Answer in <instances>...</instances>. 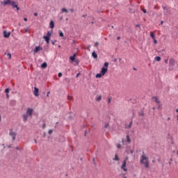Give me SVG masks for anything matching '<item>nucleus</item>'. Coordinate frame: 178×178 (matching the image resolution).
Here are the masks:
<instances>
[{"label": "nucleus", "instance_id": "f257e3e1", "mask_svg": "<svg viewBox=\"0 0 178 178\" xmlns=\"http://www.w3.org/2000/svg\"><path fill=\"white\" fill-rule=\"evenodd\" d=\"M109 66V63L105 62L104 64V66L102 67L100 73L97 74L95 75L96 79H101L102 76H105L106 73L108 72V67Z\"/></svg>", "mask_w": 178, "mask_h": 178}, {"label": "nucleus", "instance_id": "f03ea898", "mask_svg": "<svg viewBox=\"0 0 178 178\" xmlns=\"http://www.w3.org/2000/svg\"><path fill=\"white\" fill-rule=\"evenodd\" d=\"M1 5H3V6H6V5H11L13 9L15 8L17 10H20L19 4H17V3H16L15 1L3 0V1H1Z\"/></svg>", "mask_w": 178, "mask_h": 178}, {"label": "nucleus", "instance_id": "7ed1b4c3", "mask_svg": "<svg viewBox=\"0 0 178 178\" xmlns=\"http://www.w3.org/2000/svg\"><path fill=\"white\" fill-rule=\"evenodd\" d=\"M140 163L145 165V167L147 168V169H149V162L148 161V157L144 154L141 156Z\"/></svg>", "mask_w": 178, "mask_h": 178}, {"label": "nucleus", "instance_id": "20e7f679", "mask_svg": "<svg viewBox=\"0 0 178 178\" xmlns=\"http://www.w3.org/2000/svg\"><path fill=\"white\" fill-rule=\"evenodd\" d=\"M53 33H54L53 30L48 31L47 35L43 36V38L47 44H49L51 36L52 35Z\"/></svg>", "mask_w": 178, "mask_h": 178}, {"label": "nucleus", "instance_id": "39448f33", "mask_svg": "<svg viewBox=\"0 0 178 178\" xmlns=\"http://www.w3.org/2000/svg\"><path fill=\"white\" fill-rule=\"evenodd\" d=\"M127 161H129V156H126L124 160L123 161V163L121 165V169L124 171V172H127V168H126L127 165Z\"/></svg>", "mask_w": 178, "mask_h": 178}, {"label": "nucleus", "instance_id": "423d86ee", "mask_svg": "<svg viewBox=\"0 0 178 178\" xmlns=\"http://www.w3.org/2000/svg\"><path fill=\"white\" fill-rule=\"evenodd\" d=\"M175 63H176V60H175L173 58H170L169 60L170 69H173V67H175Z\"/></svg>", "mask_w": 178, "mask_h": 178}, {"label": "nucleus", "instance_id": "0eeeda50", "mask_svg": "<svg viewBox=\"0 0 178 178\" xmlns=\"http://www.w3.org/2000/svg\"><path fill=\"white\" fill-rule=\"evenodd\" d=\"M12 130H13V129H10L9 136L13 137V141H15V140H16V136H17V134L16 132L12 131Z\"/></svg>", "mask_w": 178, "mask_h": 178}, {"label": "nucleus", "instance_id": "6e6552de", "mask_svg": "<svg viewBox=\"0 0 178 178\" xmlns=\"http://www.w3.org/2000/svg\"><path fill=\"white\" fill-rule=\"evenodd\" d=\"M33 95H35V97H40V89L38 88H34Z\"/></svg>", "mask_w": 178, "mask_h": 178}, {"label": "nucleus", "instance_id": "1a4fd4ad", "mask_svg": "<svg viewBox=\"0 0 178 178\" xmlns=\"http://www.w3.org/2000/svg\"><path fill=\"white\" fill-rule=\"evenodd\" d=\"M40 51H42V47L41 46H36L35 49H33L34 54H38Z\"/></svg>", "mask_w": 178, "mask_h": 178}, {"label": "nucleus", "instance_id": "9d476101", "mask_svg": "<svg viewBox=\"0 0 178 178\" xmlns=\"http://www.w3.org/2000/svg\"><path fill=\"white\" fill-rule=\"evenodd\" d=\"M77 57V54L74 53L72 56H70V60H71V63H73L74 61H76V58Z\"/></svg>", "mask_w": 178, "mask_h": 178}, {"label": "nucleus", "instance_id": "9b49d317", "mask_svg": "<svg viewBox=\"0 0 178 178\" xmlns=\"http://www.w3.org/2000/svg\"><path fill=\"white\" fill-rule=\"evenodd\" d=\"M33 112H34V109L29 108L26 110V115L28 116H33Z\"/></svg>", "mask_w": 178, "mask_h": 178}, {"label": "nucleus", "instance_id": "f8f14e48", "mask_svg": "<svg viewBox=\"0 0 178 178\" xmlns=\"http://www.w3.org/2000/svg\"><path fill=\"white\" fill-rule=\"evenodd\" d=\"M66 141V138L63 136H59L58 138V143H65Z\"/></svg>", "mask_w": 178, "mask_h": 178}, {"label": "nucleus", "instance_id": "ddd939ff", "mask_svg": "<svg viewBox=\"0 0 178 178\" xmlns=\"http://www.w3.org/2000/svg\"><path fill=\"white\" fill-rule=\"evenodd\" d=\"M4 38H9L10 37V32H8L6 31H3Z\"/></svg>", "mask_w": 178, "mask_h": 178}, {"label": "nucleus", "instance_id": "4468645a", "mask_svg": "<svg viewBox=\"0 0 178 178\" xmlns=\"http://www.w3.org/2000/svg\"><path fill=\"white\" fill-rule=\"evenodd\" d=\"M59 37H62L63 40H66V37H65V34L60 30L58 31Z\"/></svg>", "mask_w": 178, "mask_h": 178}, {"label": "nucleus", "instance_id": "2eb2a0df", "mask_svg": "<svg viewBox=\"0 0 178 178\" xmlns=\"http://www.w3.org/2000/svg\"><path fill=\"white\" fill-rule=\"evenodd\" d=\"M40 67L41 69H47V67H48V64L47 63V62H44L40 65Z\"/></svg>", "mask_w": 178, "mask_h": 178}, {"label": "nucleus", "instance_id": "dca6fc26", "mask_svg": "<svg viewBox=\"0 0 178 178\" xmlns=\"http://www.w3.org/2000/svg\"><path fill=\"white\" fill-rule=\"evenodd\" d=\"M92 56L94 59H98V54H97V52L95 51H93L92 52Z\"/></svg>", "mask_w": 178, "mask_h": 178}, {"label": "nucleus", "instance_id": "f3484780", "mask_svg": "<svg viewBox=\"0 0 178 178\" xmlns=\"http://www.w3.org/2000/svg\"><path fill=\"white\" fill-rule=\"evenodd\" d=\"M63 81H64V83H65V84L70 86V78L64 79Z\"/></svg>", "mask_w": 178, "mask_h": 178}, {"label": "nucleus", "instance_id": "a211bd4d", "mask_svg": "<svg viewBox=\"0 0 178 178\" xmlns=\"http://www.w3.org/2000/svg\"><path fill=\"white\" fill-rule=\"evenodd\" d=\"M55 27V22L54 21H50V23H49V28L51 29H54Z\"/></svg>", "mask_w": 178, "mask_h": 178}, {"label": "nucleus", "instance_id": "6ab92c4d", "mask_svg": "<svg viewBox=\"0 0 178 178\" xmlns=\"http://www.w3.org/2000/svg\"><path fill=\"white\" fill-rule=\"evenodd\" d=\"M73 118H74V114H72V112H70V115L67 118V120H73Z\"/></svg>", "mask_w": 178, "mask_h": 178}, {"label": "nucleus", "instance_id": "aec40b11", "mask_svg": "<svg viewBox=\"0 0 178 178\" xmlns=\"http://www.w3.org/2000/svg\"><path fill=\"white\" fill-rule=\"evenodd\" d=\"M29 115H27V114H24L23 115H22V118H23V121L24 122H27V120L29 119Z\"/></svg>", "mask_w": 178, "mask_h": 178}, {"label": "nucleus", "instance_id": "412c9836", "mask_svg": "<svg viewBox=\"0 0 178 178\" xmlns=\"http://www.w3.org/2000/svg\"><path fill=\"white\" fill-rule=\"evenodd\" d=\"M152 99L153 102L156 103L157 104L161 103V101H159V99H158V97H153Z\"/></svg>", "mask_w": 178, "mask_h": 178}, {"label": "nucleus", "instance_id": "4be33fe9", "mask_svg": "<svg viewBox=\"0 0 178 178\" xmlns=\"http://www.w3.org/2000/svg\"><path fill=\"white\" fill-rule=\"evenodd\" d=\"M113 161H120V159L119 158V156L118 155V154H115L114 158L113 159Z\"/></svg>", "mask_w": 178, "mask_h": 178}, {"label": "nucleus", "instance_id": "5701e85b", "mask_svg": "<svg viewBox=\"0 0 178 178\" xmlns=\"http://www.w3.org/2000/svg\"><path fill=\"white\" fill-rule=\"evenodd\" d=\"M61 13H69V10H67V9H66V8H63L62 9H61Z\"/></svg>", "mask_w": 178, "mask_h": 178}, {"label": "nucleus", "instance_id": "b1692460", "mask_svg": "<svg viewBox=\"0 0 178 178\" xmlns=\"http://www.w3.org/2000/svg\"><path fill=\"white\" fill-rule=\"evenodd\" d=\"M162 58H161V56H156L155 58H154V60H156V62H161V60Z\"/></svg>", "mask_w": 178, "mask_h": 178}, {"label": "nucleus", "instance_id": "393cba45", "mask_svg": "<svg viewBox=\"0 0 178 178\" xmlns=\"http://www.w3.org/2000/svg\"><path fill=\"white\" fill-rule=\"evenodd\" d=\"M162 8L163 10H165L166 13H169V9L168 8V7L163 6Z\"/></svg>", "mask_w": 178, "mask_h": 178}, {"label": "nucleus", "instance_id": "a878e982", "mask_svg": "<svg viewBox=\"0 0 178 178\" xmlns=\"http://www.w3.org/2000/svg\"><path fill=\"white\" fill-rule=\"evenodd\" d=\"M127 143H131V139H130V136L127 135Z\"/></svg>", "mask_w": 178, "mask_h": 178}, {"label": "nucleus", "instance_id": "bb28decb", "mask_svg": "<svg viewBox=\"0 0 178 178\" xmlns=\"http://www.w3.org/2000/svg\"><path fill=\"white\" fill-rule=\"evenodd\" d=\"M139 116H145V114L144 113V110H141V112L138 113Z\"/></svg>", "mask_w": 178, "mask_h": 178}, {"label": "nucleus", "instance_id": "cd10ccee", "mask_svg": "<svg viewBox=\"0 0 178 178\" xmlns=\"http://www.w3.org/2000/svg\"><path fill=\"white\" fill-rule=\"evenodd\" d=\"M150 37L152 38V40L155 39V33L150 32Z\"/></svg>", "mask_w": 178, "mask_h": 178}, {"label": "nucleus", "instance_id": "c85d7f7f", "mask_svg": "<svg viewBox=\"0 0 178 178\" xmlns=\"http://www.w3.org/2000/svg\"><path fill=\"white\" fill-rule=\"evenodd\" d=\"M9 91H10V88H7L5 89L6 94H9Z\"/></svg>", "mask_w": 178, "mask_h": 178}, {"label": "nucleus", "instance_id": "c756f323", "mask_svg": "<svg viewBox=\"0 0 178 178\" xmlns=\"http://www.w3.org/2000/svg\"><path fill=\"white\" fill-rule=\"evenodd\" d=\"M101 99H102V96L99 95L97 98H96V101L99 102L101 101Z\"/></svg>", "mask_w": 178, "mask_h": 178}, {"label": "nucleus", "instance_id": "7c9ffc66", "mask_svg": "<svg viewBox=\"0 0 178 178\" xmlns=\"http://www.w3.org/2000/svg\"><path fill=\"white\" fill-rule=\"evenodd\" d=\"M131 124H133V121H131V122H129V124L128 125L127 129L131 128Z\"/></svg>", "mask_w": 178, "mask_h": 178}, {"label": "nucleus", "instance_id": "2f4dec72", "mask_svg": "<svg viewBox=\"0 0 178 178\" xmlns=\"http://www.w3.org/2000/svg\"><path fill=\"white\" fill-rule=\"evenodd\" d=\"M7 56L8 57V59L12 58V54L10 53L7 54Z\"/></svg>", "mask_w": 178, "mask_h": 178}, {"label": "nucleus", "instance_id": "473e14b6", "mask_svg": "<svg viewBox=\"0 0 178 178\" xmlns=\"http://www.w3.org/2000/svg\"><path fill=\"white\" fill-rule=\"evenodd\" d=\"M125 175H126V174H124V173H121V174L120 175V176H122L123 178H127V177H126Z\"/></svg>", "mask_w": 178, "mask_h": 178}, {"label": "nucleus", "instance_id": "72a5a7b5", "mask_svg": "<svg viewBox=\"0 0 178 178\" xmlns=\"http://www.w3.org/2000/svg\"><path fill=\"white\" fill-rule=\"evenodd\" d=\"M75 62L76 65H79V63H80V60H77V59H75Z\"/></svg>", "mask_w": 178, "mask_h": 178}, {"label": "nucleus", "instance_id": "f704fd0d", "mask_svg": "<svg viewBox=\"0 0 178 178\" xmlns=\"http://www.w3.org/2000/svg\"><path fill=\"white\" fill-rule=\"evenodd\" d=\"M157 105H158L157 109H161V106H162V104L159 103V104H157Z\"/></svg>", "mask_w": 178, "mask_h": 178}, {"label": "nucleus", "instance_id": "c9c22d12", "mask_svg": "<svg viewBox=\"0 0 178 178\" xmlns=\"http://www.w3.org/2000/svg\"><path fill=\"white\" fill-rule=\"evenodd\" d=\"M108 127H109V124L108 123L105 124L104 128L108 129Z\"/></svg>", "mask_w": 178, "mask_h": 178}, {"label": "nucleus", "instance_id": "e433bc0d", "mask_svg": "<svg viewBox=\"0 0 178 178\" xmlns=\"http://www.w3.org/2000/svg\"><path fill=\"white\" fill-rule=\"evenodd\" d=\"M48 133H49V134H52V133H54V130L49 129Z\"/></svg>", "mask_w": 178, "mask_h": 178}, {"label": "nucleus", "instance_id": "4c0bfd02", "mask_svg": "<svg viewBox=\"0 0 178 178\" xmlns=\"http://www.w3.org/2000/svg\"><path fill=\"white\" fill-rule=\"evenodd\" d=\"M111 101H112V97L108 98V104H111Z\"/></svg>", "mask_w": 178, "mask_h": 178}, {"label": "nucleus", "instance_id": "58836bf2", "mask_svg": "<svg viewBox=\"0 0 178 178\" xmlns=\"http://www.w3.org/2000/svg\"><path fill=\"white\" fill-rule=\"evenodd\" d=\"M45 127H47V124L43 123L42 128L44 129Z\"/></svg>", "mask_w": 178, "mask_h": 178}, {"label": "nucleus", "instance_id": "ea45409f", "mask_svg": "<svg viewBox=\"0 0 178 178\" xmlns=\"http://www.w3.org/2000/svg\"><path fill=\"white\" fill-rule=\"evenodd\" d=\"M98 45H99V42H96L95 43L94 47H98Z\"/></svg>", "mask_w": 178, "mask_h": 178}, {"label": "nucleus", "instance_id": "a19ab883", "mask_svg": "<svg viewBox=\"0 0 178 178\" xmlns=\"http://www.w3.org/2000/svg\"><path fill=\"white\" fill-rule=\"evenodd\" d=\"M129 12H131L132 13H136V11L133 10L132 8H129Z\"/></svg>", "mask_w": 178, "mask_h": 178}, {"label": "nucleus", "instance_id": "79ce46f5", "mask_svg": "<svg viewBox=\"0 0 178 178\" xmlns=\"http://www.w3.org/2000/svg\"><path fill=\"white\" fill-rule=\"evenodd\" d=\"M154 41V44H158V40H156V39H153Z\"/></svg>", "mask_w": 178, "mask_h": 178}, {"label": "nucleus", "instance_id": "37998d69", "mask_svg": "<svg viewBox=\"0 0 178 178\" xmlns=\"http://www.w3.org/2000/svg\"><path fill=\"white\" fill-rule=\"evenodd\" d=\"M42 137H43V138H45L47 137V133L44 132Z\"/></svg>", "mask_w": 178, "mask_h": 178}, {"label": "nucleus", "instance_id": "c03bdc74", "mask_svg": "<svg viewBox=\"0 0 178 178\" xmlns=\"http://www.w3.org/2000/svg\"><path fill=\"white\" fill-rule=\"evenodd\" d=\"M117 148H118L119 149H120V148H122V145L118 144Z\"/></svg>", "mask_w": 178, "mask_h": 178}, {"label": "nucleus", "instance_id": "a18cd8bd", "mask_svg": "<svg viewBox=\"0 0 178 178\" xmlns=\"http://www.w3.org/2000/svg\"><path fill=\"white\" fill-rule=\"evenodd\" d=\"M58 77H62V76H63L62 72H59V73L58 74Z\"/></svg>", "mask_w": 178, "mask_h": 178}, {"label": "nucleus", "instance_id": "49530a36", "mask_svg": "<svg viewBox=\"0 0 178 178\" xmlns=\"http://www.w3.org/2000/svg\"><path fill=\"white\" fill-rule=\"evenodd\" d=\"M142 12H143V13H147V10L145 8L142 9Z\"/></svg>", "mask_w": 178, "mask_h": 178}, {"label": "nucleus", "instance_id": "de8ad7c7", "mask_svg": "<svg viewBox=\"0 0 178 178\" xmlns=\"http://www.w3.org/2000/svg\"><path fill=\"white\" fill-rule=\"evenodd\" d=\"M67 99L69 100L73 99V97L72 96H67Z\"/></svg>", "mask_w": 178, "mask_h": 178}, {"label": "nucleus", "instance_id": "09e8293b", "mask_svg": "<svg viewBox=\"0 0 178 178\" xmlns=\"http://www.w3.org/2000/svg\"><path fill=\"white\" fill-rule=\"evenodd\" d=\"M33 16H35V17H37V16H38V13H33Z\"/></svg>", "mask_w": 178, "mask_h": 178}, {"label": "nucleus", "instance_id": "8fccbe9b", "mask_svg": "<svg viewBox=\"0 0 178 178\" xmlns=\"http://www.w3.org/2000/svg\"><path fill=\"white\" fill-rule=\"evenodd\" d=\"M80 74H81V73H80V72H79L78 74H76V78L77 79V77H79V76H80Z\"/></svg>", "mask_w": 178, "mask_h": 178}, {"label": "nucleus", "instance_id": "3c124183", "mask_svg": "<svg viewBox=\"0 0 178 178\" xmlns=\"http://www.w3.org/2000/svg\"><path fill=\"white\" fill-rule=\"evenodd\" d=\"M55 42H56V40L51 41V44H52V45H55Z\"/></svg>", "mask_w": 178, "mask_h": 178}, {"label": "nucleus", "instance_id": "603ef678", "mask_svg": "<svg viewBox=\"0 0 178 178\" xmlns=\"http://www.w3.org/2000/svg\"><path fill=\"white\" fill-rule=\"evenodd\" d=\"M92 162H93V165H95V158L92 159Z\"/></svg>", "mask_w": 178, "mask_h": 178}, {"label": "nucleus", "instance_id": "864d4df0", "mask_svg": "<svg viewBox=\"0 0 178 178\" xmlns=\"http://www.w3.org/2000/svg\"><path fill=\"white\" fill-rule=\"evenodd\" d=\"M134 152V151L133 149L130 150V154H131V155H133Z\"/></svg>", "mask_w": 178, "mask_h": 178}, {"label": "nucleus", "instance_id": "5fc2aeb1", "mask_svg": "<svg viewBox=\"0 0 178 178\" xmlns=\"http://www.w3.org/2000/svg\"><path fill=\"white\" fill-rule=\"evenodd\" d=\"M8 148H12V145H7Z\"/></svg>", "mask_w": 178, "mask_h": 178}, {"label": "nucleus", "instance_id": "6e6d98bb", "mask_svg": "<svg viewBox=\"0 0 178 178\" xmlns=\"http://www.w3.org/2000/svg\"><path fill=\"white\" fill-rule=\"evenodd\" d=\"M84 136H85V137H86V136H87V130H86V131H85Z\"/></svg>", "mask_w": 178, "mask_h": 178}, {"label": "nucleus", "instance_id": "4d7b16f0", "mask_svg": "<svg viewBox=\"0 0 178 178\" xmlns=\"http://www.w3.org/2000/svg\"><path fill=\"white\" fill-rule=\"evenodd\" d=\"M170 140H171V141H172V144H174V142H173V137H171V138H170Z\"/></svg>", "mask_w": 178, "mask_h": 178}, {"label": "nucleus", "instance_id": "13d9d810", "mask_svg": "<svg viewBox=\"0 0 178 178\" xmlns=\"http://www.w3.org/2000/svg\"><path fill=\"white\" fill-rule=\"evenodd\" d=\"M15 149H17L18 151H20V147H15Z\"/></svg>", "mask_w": 178, "mask_h": 178}, {"label": "nucleus", "instance_id": "bf43d9fd", "mask_svg": "<svg viewBox=\"0 0 178 178\" xmlns=\"http://www.w3.org/2000/svg\"><path fill=\"white\" fill-rule=\"evenodd\" d=\"M49 94H51V92H47V97H49Z\"/></svg>", "mask_w": 178, "mask_h": 178}, {"label": "nucleus", "instance_id": "052dcab7", "mask_svg": "<svg viewBox=\"0 0 178 178\" xmlns=\"http://www.w3.org/2000/svg\"><path fill=\"white\" fill-rule=\"evenodd\" d=\"M6 98L7 99H9V93L6 94Z\"/></svg>", "mask_w": 178, "mask_h": 178}, {"label": "nucleus", "instance_id": "680f3d73", "mask_svg": "<svg viewBox=\"0 0 178 178\" xmlns=\"http://www.w3.org/2000/svg\"><path fill=\"white\" fill-rule=\"evenodd\" d=\"M1 145L3 147V149H5V148H6V147H5V143H3Z\"/></svg>", "mask_w": 178, "mask_h": 178}, {"label": "nucleus", "instance_id": "e2e57ef3", "mask_svg": "<svg viewBox=\"0 0 178 178\" xmlns=\"http://www.w3.org/2000/svg\"><path fill=\"white\" fill-rule=\"evenodd\" d=\"M29 32V28L25 29V33H28Z\"/></svg>", "mask_w": 178, "mask_h": 178}, {"label": "nucleus", "instance_id": "0e129e2a", "mask_svg": "<svg viewBox=\"0 0 178 178\" xmlns=\"http://www.w3.org/2000/svg\"><path fill=\"white\" fill-rule=\"evenodd\" d=\"M27 20H29V19H27V17H24V22H27Z\"/></svg>", "mask_w": 178, "mask_h": 178}, {"label": "nucleus", "instance_id": "69168bd1", "mask_svg": "<svg viewBox=\"0 0 178 178\" xmlns=\"http://www.w3.org/2000/svg\"><path fill=\"white\" fill-rule=\"evenodd\" d=\"M70 10V12H72V13L74 12V10L73 8H71Z\"/></svg>", "mask_w": 178, "mask_h": 178}, {"label": "nucleus", "instance_id": "338daca9", "mask_svg": "<svg viewBox=\"0 0 178 178\" xmlns=\"http://www.w3.org/2000/svg\"><path fill=\"white\" fill-rule=\"evenodd\" d=\"M168 59H165V61H164L165 63H168Z\"/></svg>", "mask_w": 178, "mask_h": 178}, {"label": "nucleus", "instance_id": "774afa93", "mask_svg": "<svg viewBox=\"0 0 178 178\" xmlns=\"http://www.w3.org/2000/svg\"><path fill=\"white\" fill-rule=\"evenodd\" d=\"M136 27H139L140 28V24H136Z\"/></svg>", "mask_w": 178, "mask_h": 178}]
</instances>
